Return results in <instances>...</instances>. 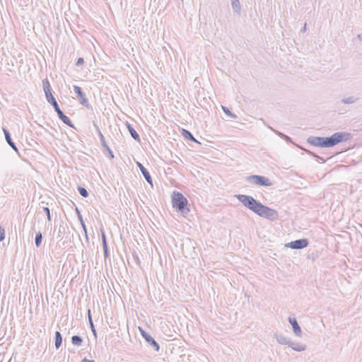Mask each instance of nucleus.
<instances>
[{
    "instance_id": "f257e3e1",
    "label": "nucleus",
    "mask_w": 362,
    "mask_h": 362,
    "mask_svg": "<svg viewBox=\"0 0 362 362\" xmlns=\"http://www.w3.org/2000/svg\"><path fill=\"white\" fill-rule=\"evenodd\" d=\"M235 197L247 209L258 216L270 221H275L279 217L276 210L262 204L253 197L245 194H235Z\"/></svg>"
},
{
    "instance_id": "f03ea898",
    "label": "nucleus",
    "mask_w": 362,
    "mask_h": 362,
    "mask_svg": "<svg viewBox=\"0 0 362 362\" xmlns=\"http://www.w3.org/2000/svg\"><path fill=\"white\" fill-rule=\"evenodd\" d=\"M352 138L351 134L345 132H338L331 136L322 137L310 136L307 139V143L313 146L319 148H330L338 144L347 141Z\"/></svg>"
},
{
    "instance_id": "7ed1b4c3",
    "label": "nucleus",
    "mask_w": 362,
    "mask_h": 362,
    "mask_svg": "<svg viewBox=\"0 0 362 362\" xmlns=\"http://www.w3.org/2000/svg\"><path fill=\"white\" fill-rule=\"evenodd\" d=\"M173 206L182 214L189 212L187 199L180 192L174 191L172 194Z\"/></svg>"
},
{
    "instance_id": "20e7f679",
    "label": "nucleus",
    "mask_w": 362,
    "mask_h": 362,
    "mask_svg": "<svg viewBox=\"0 0 362 362\" xmlns=\"http://www.w3.org/2000/svg\"><path fill=\"white\" fill-rule=\"evenodd\" d=\"M246 181L250 183H254L258 186L269 187L272 185L269 179L257 175H252L246 177Z\"/></svg>"
},
{
    "instance_id": "39448f33",
    "label": "nucleus",
    "mask_w": 362,
    "mask_h": 362,
    "mask_svg": "<svg viewBox=\"0 0 362 362\" xmlns=\"http://www.w3.org/2000/svg\"><path fill=\"white\" fill-rule=\"evenodd\" d=\"M309 245V241L306 238H301L298 240H296L294 241H291L287 244H286V247L293 249V250H300L305 248Z\"/></svg>"
},
{
    "instance_id": "423d86ee",
    "label": "nucleus",
    "mask_w": 362,
    "mask_h": 362,
    "mask_svg": "<svg viewBox=\"0 0 362 362\" xmlns=\"http://www.w3.org/2000/svg\"><path fill=\"white\" fill-rule=\"evenodd\" d=\"M42 86L47 101L48 103H51L53 102V100H56L54 95L52 94V88L49 81L47 78H45L42 80Z\"/></svg>"
},
{
    "instance_id": "0eeeda50",
    "label": "nucleus",
    "mask_w": 362,
    "mask_h": 362,
    "mask_svg": "<svg viewBox=\"0 0 362 362\" xmlns=\"http://www.w3.org/2000/svg\"><path fill=\"white\" fill-rule=\"evenodd\" d=\"M74 90L75 93L76 94L77 98L80 100L81 104H82L83 106H85L86 107H89L88 100L86 98V95L83 93L81 88L78 86L74 85Z\"/></svg>"
},
{
    "instance_id": "6e6552de",
    "label": "nucleus",
    "mask_w": 362,
    "mask_h": 362,
    "mask_svg": "<svg viewBox=\"0 0 362 362\" xmlns=\"http://www.w3.org/2000/svg\"><path fill=\"white\" fill-rule=\"evenodd\" d=\"M94 126L95 127V128L98 132V135H99L102 146L108 152L110 159L113 158H114L113 152L112 151V150L110 149L109 146L107 144L105 139V136H103L101 131L100 130L99 127L98 125H96L95 124H94Z\"/></svg>"
},
{
    "instance_id": "1a4fd4ad",
    "label": "nucleus",
    "mask_w": 362,
    "mask_h": 362,
    "mask_svg": "<svg viewBox=\"0 0 362 362\" xmlns=\"http://www.w3.org/2000/svg\"><path fill=\"white\" fill-rule=\"evenodd\" d=\"M289 323L291 324L293 332L297 337H301L302 330L300 327L299 326L297 320L295 317H289L288 319Z\"/></svg>"
},
{
    "instance_id": "9d476101",
    "label": "nucleus",
    "mask_w": 362,
    "mask_h": 362,
    "mask_svg": "<svg viewBox=\"0 0 362 362\" xmlns=\"http://www.w3.org/2000/svg\"><path fill=\"white\" fill-rule=\"evenodd\" d=\"M136 165L139 168L146 181L151 186H153V180L148 170L139 162H136Z\"/></svg>"
},
{
    "instance_id": "9b49d317",
    "label": "nucleus",
    "mask_w": 362,
    "mask_h": 362,
    "mask_svg": "<svg viewBox=\"0 0 362 362\" xmlns=\"http://www.w3.org/2000/svg\"><path fill=\"white\" fill-rule=\"evenodd\" d=\"M3 132L4 133L5 139H6L7 144L19 155L18 148H17L16 144L13 141L8 130L6 129V128H3Z\"/></svg>"
},
{
    "instance_id": "f8f14e48",
    "label": "nucleus",
    "mask_w": 362,
    "mask_h": 362,
    "mask_svg": "<svg viewBox=\"0 0 362 362\" xmlns=\"http://www.w3.org/2000/svg\"><path fill=\"white\" fill-rule=\"evenodd\" d=\"M289 347H291L293 350L296 351H303L306 349L307 346L304 344H301L299 342H294L291 341V343L289 344Z\"/></svg>"
},
{
    "instance_id": "ddd939ff",
    "label": "nucleus",
    "mask_w": 362,
    "mask_h": 362,
    "mask_svg": "<svg viewBox=\"0 0 362 362\" xmlns=\"http://www.w3.org/2000/svg\"><path fill=\"white\" fill-rule=\"evenodd\" d=\"M145 341L156 351H159V350H160V345L158 344V343L150 334L146 338Z\"/></svg>"
},
{
    "instance_id": "4468645a",
    "label": "nucleus",
    "mask_w": 362,
    "mask_h": 362,
    "mask_svg": "<svg viewBox=\"0 0 362 362\" xmlns=\"http://www.w3.org/2000/svg\"><path fill=\"white\" fill-rule=\"evenodd\" d=\"M58 117L67 126L74 128V126L69 117L65 115L62 111L57 113Z\"/></svg>"
},
{
    "instance_id": "2eb2a0df",
    "label": "nucleus",
    "mask_w": 362,
    "mask_h": 362,
    "mask_svg": "<svg viewBox=\"0 0 362 362\" xmlns=\"http://www.w3.org/2000/svg\"><path fill=\"white\" fill-rule=\"evenodd\" d=\"M275 338L279 344L282 345H288L289 346L291 340L286 337H284L281 334H276Z\"/></svg>"
},
{
    "instance_id": "dca6fc26",
    "label": "nucleus",
    "mask_w": 362,
    "mask_h": 362,
    "mask_svg": "<svg viewBox=\"0 0 362 362\" xmlns=\"http://www.w3.org/2000/svg\"><path fill=\"white\" fill-rule=\"evenodd\" d=\"M127 127L128 131H129L130 135L132 136V137L136 141H139L140 140L139 135L136 132V131L134 129V128L128 122H127Z\"/></svg>"
},
{
    "instance_id": "f3484780",
    "label": "nucleus",
    "mask_w": 362,
    "mask_h": 362,
    "mask_svg": "<svg viewBox=\"0 0 362 362\" xmlns=\"http://www.w3.org/2000/svg\"><path fill=\"white\" fill-rule=\"evenodd\" d=\"M182 135L185 139H186L189 141H191L193 142H198V141L194 137L192 134L187 129H182Z\"/></svg>"
},
{
    "instance_id": "a211bd4d",
    "label": "nucleus",
    "mask_w": 362,
    "mask_h": 362,
    "mask_svg": "<svg viewBox=\"0 0 362 362\" xmlns=\"http://www.w3.org/2000/svg\"><path fill=\"white\" fill-rule=\"evenodd\" d=\"M231 6L234 12L240 14L241 6L239 0H231Z\"/></svg>"
},
{
    "instance_id": "6ab92c4d",
    "label": "nucleus",
    "mask_w": 362,
    "mask_h": 362,
    "mask_svg": "<svg viewBox=\"0 0 362 362\" xmlns=\"http://www.w3.org/2000/svg\"><path fill=\"white\" fill-rule=\"evenodd\" d=\"M62 344V336L58 331L55 332V347L58 349Z\"/></svg>"
},
{
    "instance_id": "aec40b11",
    "label": "nucleus",
    "mask_w": 362,
    "mask_h": 362,
    "mask_svg": "<svg viewBox=\"0 0 362 362\" xmlns=\"http://www.w3.org/2000/svg\"><path fill=\"white\" fill-rule=\"evenodd\" d=\"M358 100V98L354 96H349L344 98L341 100V103L343 104H354Z\"/></svg>"
},
{
    "instance_id": "412c9836",
    "label": "nucleus",
    "mask_w": 362,
    "mask_h": 362,
    "mask_svg": "<svg viewBox=\"0 0 362 362\" xmlns=\"http://www.w3.org/2000/svg\"><path fill=\"white\" fill-rule=\"evenodd\" d=\"M71 343L75 346H81L83 343V339L81 336L74 335L71 337Z\"/></svg>"
},
{
    "instance_id": "4be33fe9",
    "label": "nucleus",
    "mask_w": 362,
    "mask_h": 362,
    "mask_svg": "<svg viewBox=\"0 0 362 362\" xmlns=\"http://www.w3.org/2000/svg\"><path fill=\"white\" fill-rule=\"evenodd\" d=\"M42 240V235L40 231L36 233L35 238V244L37 247H39L41 245Z\"/></svg>"
},
{
    "instance_id": "5701e85b",
    "label": "nucleus",
    "mask_w": 362,
    "mask_h": 362,
    "mask_svg": "<svg viewBox=\"0 0 362 362\" xmlns=\"http://www.w3.org/2000/svg\"><path fill=\"white\" fill-rule=\"evenodd\" d=\"M274 132H275L279 137H281V139H284L285 141H286L287 142H291V139L284 134V133L282 132H280L279 131H276V130H274V129H272V127H269Z\"/></svg>"
},
{
    "instance_id": "b1692460",
    "label": "nucleus",
    "mask_w": 362,
    "mask_h": 362,
    "mask_svg": "<svg viewBox=\"0 0 362 362\" xmlns=\"http://www.w3.org/2000/svg\"><path fill=\"white\" fill-rule=\"evenodd\" d=\"M78 191L81 196H82L84 198H86L88 197L89 194L87 189L83 187H78Z\"/></svg>"
},
{
    "instance_id": "393cba45",
    "label": "nucleus",
    "mask_w": 362,
    "mask_h": 362,
    "mask_svg": "<svg viewBox=\"0 0 362 362\" xmlns=\"http://www.w3.org/2000/svg\"><path fill=\"white\" fill-rule=\"evenodd\" d=\"M222 110L224 112V113L226 114L228 116H229L233 119L237 118V115L233 114L228 107H226L225 106H222Z\"/></svg>"
},
{
    "instance_id": "a878e982",
    "label": "nucleus",
    "mask_w": 362,
    "mask_h": 362,
    "mask_svg": "<svg viewBox=\"0 0 362 362\" xmlns=\"http://www.w3.org/2000/svg\"><path fill=\"white\" fill-rule=\"evenodd\" d=\"M307 154L308 155H310L315 158H316L317 160H322L323 163L325 162V159H323L322 157L317 156V154H315L314 152L310 151V150H307V149H305V148H302Z\"/></svg>"
},
{
    "instance_id": "bb28decb",
    "label": "nucleus",
    "mask_w": 362,
    "mask_h": 362,
    "mask_svg": "<svg viewBox=\"0 0 362 362\" xmlns=\"http://www.w3.org/2000/svg\"><path fill=\"white\" fill-rule=\"evenodd\" d=\"M54 109V111L57 112V114L62 111L60 109L57 102L56 100H53V102L49 103Z\"/></svg>"
},
{
    "instance_id": "cd10ccee",
    "label": "nucleus",
    "mask_w": 362,
    "mask_h": 362,
    "mask_svg": "<svg viewBox=\"0 0 362 362\" xmlns=\"http://www.w3.org/2000/svg\"><path fill=\"white\" fill-rule=\"evenodd\" d=\"M43 211L45 212V214L47 215V220L49 221H51L52 218H51V214H50L49 209L47 206H44L43 207Z\"/></svg>"
},
{
    "instance_id": "c85d7f7f",
    "label": "nucleus",
    "mask_w": 362,
    "mask_h": 362,
    "mask_svg": "<svg viewBox=\"0 0 362 362\" xmlns=\"http://www.w3.org/2000/svg\"><path fill=\"white\" fill-rule=\"evenodd\" d=\"M82 228H83V230L84 231V233H85V236H86V239L87 241H88V233H87V228H86V226L85 224V222L81 223Z\"/></svg>"
},
{
    "instance_id": "c756f323",
    "label": "nucleus",
    "mask_w": 362,
    "mask_h": 362,
    "mask_svg": "<svg viewBox=\"0 0 362 362\" xmlns=\"http://www.w3.org/2000/svg\"><path fill=\"white\" fill-rule=\"evenodd\" d=\"M84 64V59L83 57H79L76 62V66H80L81 65H83Z\"/></svg>"
},
{
    "instance_id": "7c9ffc66",
    "label": "nucleus",
    "mask_w": 362,
    "mask_h": 362,
    "mask_svg": "<svg viewBox=\"0 0 362 362\" xmlns=\"http://www.w3.org/2000/svg\"><path fill=\"white\" fill-rule=\"evenodd\" d=\"M139 331H140L141 335L142 336V337L144 339H146V338L149 335V334H148L146 331H144L141 327H139Z\"/></svg>"
},
{
    "instance_id": "2f4dec72",
    "label": "nucleus",
    "mask_w": 362,
    "mask_h": 362,
    "mask_svg": "<svg viewBox=\"0 0 362 362\" xmlns=\"http://www.w3.org/2000/svg\"><path fill=\"white\" fill-rule=\"evenodd\" d=\"M5 238V230L3 228L0 227V242Z\"/></svg>"
},
{
    "instance_id": "473e14b6",
    "label": "nucleus",
    "mask_w": 362,
    "mask_h": 362,
    "mask_svg": "<svg viewBox=\"0 0 362 362\" xmlns=\"http://www.w3.org/2000/svg\"><path fill=\"white\" fill-rule=\"evenodd\" d=\"M76 213H77L78 218L80 221V223H83L84 221L83 219L82 215L81 214L80 211H78V209L77 208H76Z\"/></svg>"
},
{
    "instance_id": "72a5a7b5",
    "label": "nucleus",
    "mask_w": 362,
    "mask_h": 362,
    "mask_svg": "<svg viewBox=\"0 0 362 362\" xmlns=\"http://www.w3.org/2000/svg\"><path fill=\"white\" fill-rule=\"evenodd\" d=\"M101 239H102V243H105V242H107L106 235L105 234V232L103 230H101Z\"/></svg>"
},
{
    "instance_id": "f704fd0d",
    "label": "nucleus",
    "mask_w": 362,
    "mask_h": 362,
    "mask_svg": "<svg viewBox=\"0 0 362 362\" xmlns=\"http://www.w3.org/2000/svg\"><path fill=\"white\" fill-rule=\"evenodd\" d=\"M104 251V256H105V258H107L108 256H109V251H108V249H105V250H103Z\"/></svg>"
},
{
    "instance_id": "c9c22d12",
    "label": "nucleus",
    "mask_w": 362,
    "mask_h": 362,
    "mask_svg": "<svg viewBox=\"0 0 362 362\" xmlns=\"http://www.w3.org/2000/svg\"><path fill=\"white\" fill-rule=\"evenodd\" d=\"M90 328H91V330H92L93 334H94V336H95V337H97L96 330H95V329L94 325H93V327H90Z\"/></svg>"
},
{
    "instance_id": "e433bc0d",
    "label": "nucleus",
    "mask_w": 362,
    "mask_h": 362,
    "mask_svg": "<svg viewBox=\"0 0 362 362\" xmlns=\"http://www.w3.org/2000/svg\"><path fill=\"white\" fill-rule=\"evenodd\" d=\"M102 244H103V250L108 249L107 243V242H105V243H102Z\"/></svg>"
},
{
    "instance_id": "4c0bfd02",
    "label": "nucleus",
    "mask_w": 362,
    "mask_h": 362,
    "mask_svg": "<svg viewBox=\"0 0 362 362\" xmlns=\"http://www.w3.org/2000/svg\"><path fill=\"white\" fill-rule=\"evenodd\" d=\"M81 362H94L93 360H89V359H87V358H83Z\"/></svg>"
},
{
    "instance_id": "58836bf2",
    "label": "nucleus",
    "mask_w": 362,
    "mask_h": 362,
    "mask_svg": "<svg viewBox=\"0 0 362 362\" xmlns=\"http://www.w3.org/2000/svg\"><path fill=\"white\" fill-rule=\"evenodd\" d=\"M88 321H89L90 327H93V325H93V322L92 320V317H89Z\"/></svg>"
},
{
    "instance_id": "ea45409f",
    "label": "nucleus",
    "mask_w": 362,
    "mask_h": 362,
    "mask_svg": "<svg viewBox=\"0 0 362 362\" xmlns=\"http://www.w3.org/2000/svg\"><path fill=\"white\" fill-rule=\"evenodd\" d=\"M357 38L359 40H362V35L361 34H358L357 35Z\"/></svg>"
},
{
    "instance_id": "a19ab883",
    "label": "nucleus",
    "mask_w": 362,
    "mask_h": 362,
    "mask_svg": "<svg viewBox=\"0 0 362 362\" xmlns=\"http://www.w3.org/2000/svg\"><path fill=\"white\" fill-rule=\"evenodd\" d=\"M88 318L91 317V313H90V309H88Z\"/></svg>"
},
{
    "instance_id": "79ce46f5",
    "label": "nucleus",
    "mask_w": 362,
    "mask_h": 362,
    "mask_svg": "<svg viewBox=\"0 0 362 362\" xmlns=\"http://www.w3.org/2000/svg\"><path fill=\"white\" fill-rule=\"evenodd\" d=\"M62 228L64 229V227H63V226H59V233H60L61 231H62V229H61Z\"/></svg>"
},
{
    "instance_id": "37998d69",
    "label": "nucleus",
    "mask_w": 362,
    "mask_h": 362,
    "mask_svg": "<svg viewBox=\"0 0 362 362\" xmlns=\"http://www.w3.org/2000/svg\"><path fill=\"white\" fill-rule=\"evenodd\" d=\"M62 228L64 229V227H63V226H59V233H60L61 231H62V229H61Z\"/></svg>"
},
{
    "instance_id": "c03bdc74",
    "label": "nucleus",
    "mask_w": 362,
    "mask_h": 362,
    "mask_svg": "<svg viewBox=\"0 0 362 362\" xmlns=\"http://www.w3.org/2000/svg\"><path fill=\"white\" fill-rule=\"evenodd\" d=\"M306 29V23H305L303 30L305 31Z\"/></svg>"
},
{
    "instance_id": "a18cd8bd",
    "label": "nucleus",
    "mask_w": 362,
    "mask_h": 362,
    "mask_svg": "<svg viewBox=\"0 0 362 362\" xmlns=\"http://www.w3.org/2000/svg\"><path fill=\"white\" fill-rule=\"evenodd\" d=\"M136 261L139 262V257H136Z\"/></svg>"
}]
</instances>
